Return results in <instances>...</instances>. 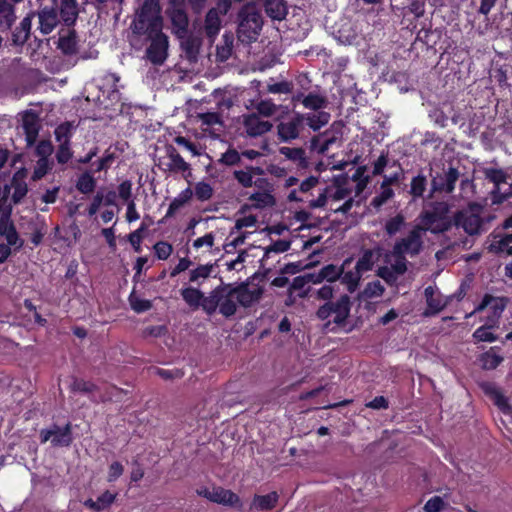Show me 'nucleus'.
<instances>
[{
    "label": "nucleus",
    "instance_id": "nucleus-1",
    "mask_svg": "<svg viewBox=\"0 0 512 512\" xmlns=\"http://www.w3.org/2000/svg\"><path fill=\"white\" fill-rule=\"evenodd\" d=\"M134 34L144 37L147 43L145 58L161 66L168 58L169 38L163 33V18L159 0H145L130 24Z\"/></svg>",
    "mask_w": 512,
    "mask_h": 512
},
{
    "label": "nucleus",
    "instance_id": "nucleus-2",
    "mask_svg": "<svg viewBox=\"0 0 512 512\" xmlns=\"http://www.w3.org/2000/svg\"><path fill=\"white\" fill-rule=\"evenodd\" d=\"M449 206L444 201H436L430 204L429 209L420 213V228L423 232H431L432 234H441L447 232L453 226V220L449 217Z\"/></svg>",
    "mask_w": 512,
    "mask_h": 512
},
{
    "label": "nucleus",
    "instance_id": "nucleus-3",
    "mask_svg": "<svg viewBox=\"0 0 512 512\" xmlns=\"http://www.w3.org/2000/svg\"><path fill=\"white\" fill-rule=\"evenodd\" d=\"M263 20L254 4L247 3L238 12L237 36L242 43L250 44L256 41L261 30Z\"/></svg>",
    "mask_w": 512,
    "mask_h": 512
},
{
    "label": "nucleus",
    "instance_id": "nucleus-4",
    "mask_svg": "<svg viewBox=\"0 0 512 512\" xmlns=\"http://www.w3.org/2000/svg\"><path fill=\"white\" fill-rule=\"evenodd\" d=\"M351 305L350 297L343 294L336 301H328L321 305L316 312V316L324 321L334 315L333 323L337 326H343L350 315Z\"/></svg>",
    "mask_w": 512,
    "mask_h": 512
},
{
    "label": "nucleus",
    "instance_id": "nucleus-5",
    "mask_svg": "<svg viewBox=\"0 0 512 512\" xmlns=\"http://www.w3.org/2000/svg\"><path fill=\"white\" fill-rule=\"evenodd\" d=\"M423 234V228L415 225L405 237L395 241L391 256L411 258L418 256L424 247Z\"/></svg>",
    "mask_w": 512,
    "mask_h": 512
},
{
    "label": "nucleus",
    "instance_id": "nucleus-6",
    "mask_svg": "<svg viewBox=\"0 0 512 512\" xmlns=\"http://www.w3.org/2000/svg\"><path fill=\"white\" fill-rule=\"evenodd\" d=\"M40 440L42 443L50 440L52 446L55 447L69 446L73 441L71 423H67L64 427L53 424L49 428L41 430Z\"/></svg>",
    "mask_w": 512,
    "mask_h": 512
},
{
    "label": "nucleus",
    "instance_id": "nucleus-7",
    "mask_svg": "<svg viewBox=\"0 0 512 512\" xmlns=\"http://www.w3.org/2000/svg\"><path fill=\"white\" fill-rule=\"evenodd\" d=\"M11 208L3 207L0 204V235L3 236L7 244L19 250L23 246V240L20 239L18 232L10 219Z\"/></svg>",
    "mask_w": 512,
    "mask_h": 512
},
{
    "label": "nucleus",
    "instance_id": "nucleus-8",
    "mask_svg": "<svg viewBox=\"0 0 512 512\" xmlns=\"http://www.w3.org/2000/svg\"><path fill=\"white\" fill-rule=\"evenodd\" d=\"M303 128L299 112H294L289 119L281 121L277 125L278 139L280 142L290 143L299 137L300 131Z\"/></svg>",
    "mask_w": 512,
    "mask_h": 512
},
{
    "label": "nucleus",
    "instance_id": "nucleus-9",
    "mask_svg": "<svg viewBox=\"0 0 512 512\" xmlns=\"http://www.w3.org/2000/svg\"><path fill=\"white\" fill-rule=\"evenodd\" d=\"M452 222L456 227L463 228L469 235L479 234L483 225L480 215L466 210L456 212Z\"/></svg>",
    "mask_w": 512,
    "mask_h": 512
},
{
    "label": "nucleus",
    "instance_id": "nucleus-10",
    "mask_svg": "<svg viewBox=\"0 0 512 512\" xmlns=\"http://www.w3.org/2000/svg\"><path fill=\"white\" fill-rule=\"evenodd\" d=\"M460 173L457 168L450 166L444 173H437L431 181L433 192L451 194L455 189Z\"/></svg>",
    "mask_w": 512,
    "mask_h": 512
},
{
    "label": "nucleus",
    "instance_id": "nucleus-11",
    "mask_svg": "<svg viewBox=\"0 0 512 512\" xmlns=\"http://www.w3.org/2000/svg\"><path fill=\"white\" fill-rule=\"evenodd\" d=\"M219 297V313L225 318H230L237 311V300L233 292V285L223 284L217 286Z\"/></svg>",
    "mask_w": 512,
    "mask_h": 512
},
{
    "label": "nucleus",
    "instance_id": "nucleus-12",
    "mask_svg": "<svg viewBox=\"0 0 512 512\" xmlns=\"http://www.w3.org/2000/svg\"><path fill=\"white\" fill-rule=\"evenodd\" d=\"M291 102L294 105L301 103L304 108L313 112L323 111V109L326 108L328 104L326 96L316 92H309L308 94L293 93Z\"/></svg>",
    "mask_w": 512,
    "mask_h": 512
},
{
    "label": "nucleus",
    "instance_id": "nucleus-13",
    "mask_svg": "<svg viewBox=\"0 0 512 512\" xmlns=\"http://www.w3.org/2000/svg\"><path fill=\"white\" fill-rule=\"evenodd\" d=\"M233 292L236 297L237 304L244 308L251 307L255 302H258L263 294L261 288L250 289L247 283H240L233 286Z\"/></svg>",
    "mask_w": 512,
    "mask_h": 512
},
{
    "label": "nucleus",
    "instance_id": "nucleus-14",
    "mask_svg": "<svg viewBox=\"0 0 512 512\" xmlns=\"http://www.w3.org/2000/svg\"><path fill=\"white\" fill-rule=\"evenodd\" d=\"M352 262V258H347L343 261V264L338 267L334 264H328L323 266L320 271L316 274H309L308 278L314 284L321 283L326 280L328 282H334L340 278L343 273V269Z\"/></svg>",
    "mask_w": 512,
    "mask_h": 512
},
{
    "label": "nucleus",
    "instance_id": "nucleus-15",
    "mask_svg": "<svg viewBox=\"0 0 512 512\" xmlns=\"http://www.w3.org/2000/svg\"><path fill=\"white\" fill-rule=\"evenodd\" d=\"M480 388L483 393L489 397L494 405L504 414L512 413V407L509 404L508 398L502 393V391L491 382H483L480 384Z\"/></svg>",
    "mask_w": 512,
    "mask_h": 512
},
{
    "label": "nucleus",
    "instance_id": "nucleus-16",
    "mask_svg": "<svg viewBox=\"0 0 512 512\" xmlns=\"http://www.w3.org/2000/svg\"><path fill=\"white\" fill-rule=\"evenodd\" d=\"M211 502L217 503L223 506L236 508L242 510L243 503L240 497L229 489H225L221 486H214L212 488V500Z\"/></svg>",
    "mask_w": 512,
    "mask_h": 512
},
{
    "label": "nucleus",
    "instance_id": "nucleus-17",
    "mask_svg": "<svg viewBox=\"0 0 512 512\" xmlns=\"http://www.w3.org/2000/svg\"><path fill=\"white\" fill-rule=\"evenodd\" d=\"M247 135L250 137L262 136L269 132L273 125L268 120H263L259 115L252 113L247 115L243 121Z\"/></svg>",
    "mask_w": 512,
    "mask_h": 512
},
{
    "label": "nucleus",
    "instance_id": "nucleus-18",
    "mask_svg": "<svg viewBox=\"0 0 512 512\" xmlns=\"http://www.w3.org/2000/svg\"><path fill=\"white\" fill-rule=\"evenodd\" d=\"M166 15L171 21L172 31L177 38L188 34L189 18L185 9H166Z\"/></svg>",
    "mask_w": 512,
    "mask_h": 512
},
{
    "label": "nucleus",
    "instance_id": "nucleus-19",
    "mask_svg": "<svg viewBox=\"0 0 512 512\" xmlns=\"http://www.w3.org/2000/svg\"><path fill=\"white\" fill-rule=\"evenodd\" d=\"M262 173L263 170L260 167L247 166L245 170H235L233 172V176L237 180V182L245 188H249L252 185L257 186L258 188H262L263 184L266 183L265 179L258 178L256 181H253L254 175H260Z\"/></svg>",
    "mask_w": 512,
    "mask_h": 512
},
{
    "label": "nucleus",
    "instance_id": "nucleus-20",
    "mask_svg": "<svg viewBox=\"0 0 512 512\" xmlns=\"http://www.w3.org/2000/svg\"><path fill=\"white\" fill-rule=\"evenodd\" d=\"M22 127L26 135L27 145H34L40 129L37 114L33 111H26L22 116Z\"/></svg>",
    "mask_w": 512,
    "mask_h": 512
},
{
    "label": "nucleus",
    "instance_id": "nucleus-21",
    "mask_svg": "<svg viewBox=\"0 0 512 512\" xmlns=\"http://www.w3.org/2000/svg\"><path fill=\"white\" fill-rule=\"evenodd\" d=\"M299 117L304 125H307L313 131H319L322 127L326 126L330 121L331 115L326 111H315L308 113H300Z\"/></svg>",
    "mask_w": 512,
    "mask_h": 512
},
{
    "label": "nucleus",
    "instance_id": "nucleus-22",
    "mask_svg": "<svg viewBox=\"0 0 512 512\" xmlns=\"http://www.w3.org/2000/svg\"><path fill=\"white\" fill-rule=\"evenodd\" d=\"M40 31L46 35L53 31L58 24V13L54 7H44L38 12Z\"/></svg>",
    "mask_w": 512,
    "mask_h": 512
},
{
    "label": "nucleus",
    "instance_id": "nucleus-23",
    "mask_svg": "<svg viewBox=\"0 0 512 512\" xmlns=\"http://www.w3.org/2000/svg\"><path fill=\"white\" fill-rule=\"evenodd\" d=\"M32 14L25 16L19 26H17L11 33V43L15 46H23L30 36L32 26Z\"/></svg>",
    "mask_w": 512,
    "mask_h": 512
},
{
    "label": "nucleus",
    "instance_id": "nucleus-24",
    "mask_svg": "<svg viewBox=\"0 0 512 512\" xmlns=\"http://www.w3.org/2000/svg\"><path fill=\"white\" fill-rule=\"evenodd\" d=\"M488 307L492 310L494 316L499 317L505 309L504 299L485 294L481 302L475 307L474 313L482 312Z\"/></svg>",
    "mask_w": 512,
    "mask_h": 512
},
{
    "label": "nucleus",
    "instance_id": "nucleus-25",
    "mask_svg": "<svg viewBox=\"0 0 512 512\" xmlns=\"http://www.w3.org/2000/svg\"><path fill=\"white\" fill-rule=\"evenodd\" d=\"M279 495L276 491H272L266 495H254L250 509L259 511H268L276 507Z\"/></svg>",
    "mask_w": 512,
    "mask_h": 512
},
{
    "label": "nucleus",
    "instance_id": "nucleus-26",
    "mask_svg": "<svg viewBox=\"0 0 512 512\" xmlns=\"http://www.w3.org/2000/svg\"><path fill=\"white\" fill-rule=\"evenodd\" d=\"M77 34L73 29H68L63 32L59 37L58 47L66 55H73L77 53Z\"/></svg>",
    "mask_w": 512,
    "mask_h": 512
},
{
    "label": "nucleus",
    "instance_id": "nucleus-27",
    "mask_svg": "<svg viewBox=\"0 0 512 512\" xmlns=\"http://www.w3.org/2000/svg\"><path fill=\"white\" fill-rule=\"evenodd\" d=\"M17 16L12 3L0 0V30L5 31L11 29L15 23Z\"/></svg>",
    "mask_w": 512,
    "mask_h": 512
},
{
    "label": "nucleus",
    "instance_id": "nucleus-28",
    "mask_svg": "<svg viewBox=\"0 0 512 512\" xmlns=\"http://www.w3.org/2000/svg\"><path fill=\"white\" fill-rule=\"evenodd\" d=\"M424 293L427 302V309L424 312L425 316H434L444 309L446 303L442 301L440 296H435L431 286L425 288Z\"/></svg>",
    "mask_w": 512,
    "mask_h": 512
},
{
    "label": "nucleus",
    "instance_id": "nucleus-29",
    "mask_svg": "<svg viewBox=\"0 0 512 512\" xmlns=\"http://www.w3.org/2000/svg\"><path fill=\"white\" fill-rule=\"evenodd\" d=\"M279 153L288 160L297 163L299 167H307V158L305 150L301 147H287L283 146L279 148Z\"/></svg>",
    "mask_w": 512,
    "mask_h": 512
},
{
    "label": "nucleus",
    "instance_id": "nucleus-30",
    "mask_svg": "<svg viewBox=\"0 0 512 512\" xmlns=\"http://www.w3.org/2000/svg\"><path fill=\"white\" fill-rule=\"evenodd\" d=\"M499 350L500 347L494 346L481 354L480 362L484 370H494L504 361V358L497 354Z\"/></svg>",
    "mask_w": 512,
    "mask_h": 512
},
{
    "label": "nucleus",
    "instance_id": "nucleus-31",
    "mask_svg": "<svg viewBox=\"0 0 512 512\" xmlns=\"http://www.w3.org/2000/svg\"><path fill=\"white\" fill-rule=\"evenodd\" d=\"M61 19L66 25H73L78 17V5L76 0H62L60 7Z\"/></svg>",
    "mask_w": 512,
    "mask_h": 512
},
{
    "label": "nucleus",
    "instance_id": "nucleus-32",
    "mask_svg": "<svg viewBox=\"0 0 512 512\" xmlns=\"http://www.w3.org/2000/svg\"><path fill=\"white\" fill-rule=\"evenodd\" d=\"M192 197L193 191L191 190V188L188 187L181 191L179 195L170 202L166 212V217L174 216L181 207H183L192 199Z\"/></svg>",
    "mask_w": 512,
    "mask_h": 512
},
{
    "label": "nucleus",
    "instance_id": "nucleus-33",
    "mask_svg": "<svg viewBox=\"0 0 512 512\" xmlns=\"http://www.w3.org/2000/svg\"><path fill=\"white\" fill-rule=\"evenodd\" d=\"M181 39V48L189 61H196L199 53V41L192 35H186Z\"/></svg>",
    "mask_w": 512,
    "mask_h": 512
},
{
    "label": "nucleus",
    "instance_id": "nucleus-34",
    "mask_svg": "<svg viewBox=\"0 0 512 512\" xmlns=\"http://www.w3.org/2000/svg\"><path fill=\"white\" fill-rule=\"evenodd\" d=\"M485 177L489 182H492L495 185V190L493 191L494 197H500L499 186L500 184L506 183L507 174L499 168H489L485 170Z\"/></svg>",
    "mask_w": 512,
    "mask_h": 512
},
{
    "label": "nucleus",
    "instance_id": "nucleus-35",
    "mask_svg": "<svg viewBox=\"0 0 512 512\" xmlns=\"http://www.w3.org/2000/svg\"><path fill=\"white\" fill-rule=\"evenodd\" d=\"M221 27V20L216 9H210L205 17V30L209 37L215 36L219 33Z\"/></svg>",
    "mask_w": 512,
    "mask_h": 512
},
{
    "label": "nucleus",
    "instance_id": "nucleus-36",
    "mask_svg": "<svg viewBox=\"0 0 512 512\" xmlns=\"http://www.w3.org/2000/svg\"><path fill=\"white\" fill-rule=\"evenodd\" d=\"M170 162L168 164V169L171 172H186L190 171V164L187 163L184 158L176 151L175 148H171L169 152Z\"/></svg>",
    "mask_w": 512,
    "mask_h": 512
},
{
    "label": "nucleus",
    "instance_id": "nucleus-37",
    "mask_svg": "<svg viewBox=\"0 0 512 512\" xmlns=\"http://www.w3.org/2000/svg\"><path fill=\"white\" fill-rule=\"evenodd\" d=\"M219 304L217 287L210 292L209 296L203 295L200 301V306L207 315H213L217 309L219 310Z\"/></svg>",
    "mask_w": 512,
    "mask_h": 512
},
{
    "label": "nucleus",
    "instance_id": "nucleus-38",
    "mask_svg": "<svg viewBox=\"0 0 512 512\" xmlns=\"http://www.w3.org/2000/svg\"><path fill=\"white\" fill-rule=\"evenodd\" d=\"M180 294L183 300L192 308H198L203 298V292L194 287L182 288Z\"/></svg>",
    "mask_w": 512,
    "mask_h": 512
},
{
    "label": "nucleus",
    "instance_id": "nucleus-39",
    "mask_svg": "<svg viewBox=\"0 0 512 512\" xmlns=\"http://www.w3.org/2000/svg\"><path fill=\"white\" fill-rule=\"evenodd\" d=\"M375 259L374 252L371 249H366L362 256L358 259L355 269L363 275L365 272L371 271L374 267Z\"/></svg>",
    "mask_w": 512,
    "mask_h": 512
},
{
    "label": "nucleus",
    "instance_id": "nucleus-40",
    "mask_svg": "<svg viewBox=\"0 0 512 512\" xmlns=\"http://www.w3.org/2000/svg\"><path fill=\"white\" fill-rule=\"evenodd\" d=\"M405 217L402 213L396 214L394 217L388 219L385 223L384 229L389 237L396 235L405 226Z\"/></svg>",
    "mask_w": 512,
    "mask_h": 512
},
{
    "label": "nucleus",
    "instance_id": "nucleus-41",
    "mask_svg": "<svg viewBox=\"0 0 512 512\" xmlns=\"http://www.w3.org/2000/svg\"><path fill=\"white\" fill-rule=\"evenodd\" d=\"M248 200L253 202V207L257 209L272 206L275 203L273 195L269 192L252 193Z\"/></svg>",
    "mask_w": 512,
    "mask_h": 512
},
{
    "label": "nucleus",
    "instance_id": "nucleus-42",
    "mask_svg": "<svg viewBox=\"0 0 512 512\" xmlns=\"http://www.w3.org/2000/svg\"><path fill=\"white\" fill-rule=\"evenodd\" d=\"M11 186L14 188L12 201L18 204L28 192L27 184L22 178L18 177V174H15Z\"/></svg>",
    "mask_w": 512,
    "mask_h": 512
},
{
    "label": "nucleus",
    "instance_id": "nucleus-43",
    "mask_svg": "<svg viewBox=\"0 0 512 512\" xmlns=\"http://www.w3.org/2000/svg\"><path fill=\"white\" fill-rule=\"evenodd\" d=\"M342 283L346 284L349 292H354L360 283L362 275L354 268V270L344 271L341 274Z\"/></svg>",
    "mask_w": 512,
    "mask_h": 512
},
{
    "label": "nucleus",
    "instance_id": "nucleus-44",
    "mask_svg": "<svg viewBox=\"0 0 512 512\" xmlns=\"http://www.w3.org/2000/svg\"><path fill=\"white\" fill-rule=\"evenodd\" d=\"M427 186L426 176L419 174L412 178L409 193L413 198H421L424 195Z\"/></svg>",
    "mask_w": 512,
    "mask_h": 512
},
{
    "label": "nucleus",
    "instance_id": "nucleus-45",
    "mask_svg": "<svg viewBox=\"0 0 512 512\" xmlns=\"http://www.w3.org/2000/svg\"><path fill=\"white\" fill-rule=\"evenodd\" d=\"M73 126L71 123L66 122L59 125L55 129V138L59 144H70Z\"/></svg>",
    "mask_w": 512,
    "mask_h": 512
},
{
    "label": "nucleus",
    "instance_id": "nucleus-46",
    "mask_svg": "<svg viewBox=\"0 0 512 512\" xmlns=\"http://www.w3.org/2000/svg\"><path fill=\"white\" fill-rule=\"evenodd\" d=\"M194 195L201 202L207 201L213 196V188L207 182H198L194 188Z\"/></svg>",
    "mask_w": 512,
    "mask_h": 512
},
{
    "label": "nucleus",
    "instance_id": "nucleus-47",
    "mask_svg": "<svg viewBox=\"0 0 512 512\" xmlns=\"http://www.w3.org/2000/svg\"><path fill=\"white\" fill-rule=\"evenodd\" d=\"M218 162L226 166L238 165L241 162V153H239L234 148H229L225 153L221 155Z\"/></svg>",
    "mask_w": 512,
    "mask_h": 512
},
{
    "label": "nucleus",
    "instance_id": "nucleus-48",
    "mask_svg": "<svg viewBox=\"0 0 512 512\" xmlns=\"http://www.w3.org/2000/svg\"><path fill=\"white\" fill-rule=\"evenodd\" d=\"M294 81H295V85L297 86V89L294 93L306 94V92L310 90L311 85H312V80L309 77V74L306 72L298 73L296 75Z\"/></svg>",
    "mask_w": 512,
    "mask_h": 512
},
{
    "label": "nucleus",
    "instance_id": "nucleus-49",
    "mask_svg": "<svg viewBox=\"0 0 512 512\" xmlns=\"http://www.w3.org/2000/svg\"><path fill=\"white\" fill-rule=\"evenodd\" d=\"M76 187L81 193H90L95 188V180L89 173H84L79 177Z\"/></svg>",
    "mask_w": 512,
    "mask_h": 512
},
{
    "label": "nucleus",
    "instance_id": "nucleus-50",
    "mask_svg": "<svg viewBox=\"0 0 512 512\" xmlns=\"http://www.w3.org/2000/svg\"><path fill=\"white\" fill-rule=\"evenodd\" d=\"M489 326H480L478 327L474 333L473 338L477 342H494L498 339L497 335L489 331Z\"/></svg>",
    "mask_w": 512,
    "mask_h": 512
},
{
    "label": "nucleus",
    "instance_id": "nucleus-51",
    "mask_svg": "<svg viewBox=\"0 0 512 512\" xmlns=\"http://www.w3.org/2000/svg\"><path fill=\"white\" fill-rule=\"evenodd\" d=\"M381 192L376 195L372 200L370 205L375 209H380L389 199L394 196V191L392 188H381Z\"/></svg>",
    "mask_w": 512,
    "mask_h": 512
},
{
    "label": "nucleus",
    "instance_id": "nucleus-52",
    "mask_svg": "<svg viewBox=\"0 0 512 512\" xmlns=\"http://www.w3.org/2000/svg\"><path fill=\"white\" fill-rule=\"evenodd\" d=\"M212 270V265H199L190 271L189 281L197 282L199 279H206L211 275Z\"/></svg>",
    "mask_w": 512,
    "mask_h": 512
},
{
    "label": "nucleus",
    "instance_id": "nucleus-53",
    "mask_svg": "<svg viewBox=\"0 0 512 512\" xmlns=\"http://www.w3.org/2000/svg\"><path fill=\"white\" fill-rule=\"evenodd\" d=\"M293 89L294 84L291 81H280L268 85V91L273 94H289L293 92Z\"/></svg>",
    "mask_w": 512,
    "mask_h": 512
},
{
    "label": "nucleus",
    "instance_id": "nucleus-54",
    "mask_svg": "<svg viewBox=\"0 0 512 512\" xmlns=\"http://www.w3.org/2000/svg\"><path fill=\"white\" fill-rule=\"evenodd\" d=\"M134 292L130 293V308L137 313H143L152 307L150 300L134 298Z\"/></svg>",
    "mask_w": 512,
    "mask_h": 512
},
{
    "label": "nucleus",
    "instance_id": "nucleus-55",
    "mask_svg": "<svg viewBox=\"0 0 512 512\" xmlns=\"http://www.w3.org/2000/svg\"><path fill=\"white\" fill-rule=\"evenodd\" d=\"M510 243H512V231L505 233L499 240L494 241L490 246V250L498 254L503 253Z\"/></svg>",
    "mask_w": 512,
    "mask_h": 512
},
{
    "label": "nucleus",
    "instance_id": "nucleus-56",
    "mask_svg": "<svg viewBox=\"0 0 512 512\" xmlns=\"http://www.w3.org/2000/svg\"><path fill=\"white\" fill-rule=\"evenodd\" d=\"M155 255L160 260H166L171 255L173 247L170 243L159 241L154 245Z\"/></svg>",
    "mask_w": 512,
    "mask_h": 512
},
{
    "label": "nucleus",
    "instance_id": "nucleus-57",
    "mask_svg": "<svg viewBox=\"0 0 512 512\" xmlns=\"http://www.w3.org/2000/svg\"><path fill=\"white\" fill-rule=\"evenodd\" d=\"M291 243L287 240L279 239L273 242L265 249L264 256L268 257L271 252L284 253L290 249Z\"/></svg>",
    "mask_w": 512,
    "mask_h": 512
},
{
    "label": "nucleus",
    "instance_id": "nucleus-58",
    "mask_svg": "<svg viewBox=\"0 0 512 512\" xmlns=\"http://www.w3.org/2000/svg\"><path fill=\"white\" fill-rule=\"evenodd\" d=\"M377 276L382 278L388 285H393L397 281V275L388 266H380L377 269Z\"/></svg>",
    "mask_w": 512,
    "mask_h": 512
},
{
    "label": "nucleus",
    "instance_id": "nucleus-59",
    "mask_svg": "<svg viewBox=\"0 0 512 512\" xmlns=\"http://www.w3.org/2000/svg\"><path fill=\"white\" fill-rule=\"evenodd\" d=\"M70 388L73 392L89 393L95 389V385L84 380L74 379Z\"/></svg>",
    "mask_w": 512,
    "mask_h": 512
},
{
    "label": "nucleus",
    "instance_id": "nucleus-60",
    "mask_svg": "<svg viewBox=\"0 0 512 512\" xmlns=\"http://www.w3.org/2000/svg\"><path fill=\"white\" fill-rule=\"evenodd\" d=\"M444 507V501L440 496L430 498L424 505L425 512H440Z\"/></svg>",
    "mask_w": 512,
    "mask_h": 512
},
{
    "label": "nucleus",
    "instance_id": "nucleus-61",
    "mask_svg": "<svg viewBox=\"0 0 512 512\" xmlns=\"http://www.w3.org/2000/svg\"><path fill=\"white\" fill-rule=\"evenodd\" d=\"M72 157L70 150V144H59L58 151L56 153V159L58 163L65 164Z\"/></svg>",
    "mask_w": 512,
    "mask_h": 512
},
{
    "label": "nucleus",
    "instance_id": "nucleus-62",
    "mask_svg": "<svg viewBox=\"0 0 512 512\" xmlns=\"http://www.w3.org/2000/svg\"><path fill=\"white\" fill-rule=\"evenodd\" d=\"M199 117L204 125L213 126L222 123L221 116L218 112L202 113Z\"/></svg>",
    "mask_w": 512,
    "mask_h": 512
},
{
    "label": "nucleus",
    "instance_id": "nucleus-63",
    "mask_svg": "<svg viewBox=\"0 0 512 512\" xmlns=\"http://www.w3.org/2000/svg\"><path fill=\"white\" fill-rule=\"evenodd\" d=\"M53 152V146L50 141H40L36 147V153L40 159H48Z\"/></svg>",
    "mask_w": 512,
    "mask_h": 512
},
{
    "label": "nucleus",
    "instance_id": "nucleus-64",
    "mask_svg": "<svg viewBox=\"0 0 512 512\" xmlns=\"http://www.w3.org/2000/svg\"><path fill=\"white\" fill-rule=\"evenodd\" d=\"M168 329L165 325L148 326L143 330L144 336L154 338L162 337L167 333Z\"/></svg>",
    "mask_w": 512,
    "mask_h": 512
}]
</instances>
